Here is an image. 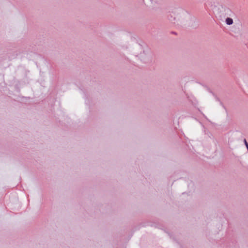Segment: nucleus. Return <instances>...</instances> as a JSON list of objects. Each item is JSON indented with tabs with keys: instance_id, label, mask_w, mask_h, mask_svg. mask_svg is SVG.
<instances>
[{
	"instance_id": "f257e3e1",
	"label": "nucleus",
	"mask_w": 248,
	"mask_h": 248,
	"mask_svg": "<svg viewBox=\"0 0 248 248\" xmlns=\"http://www.w3.org/2000/svg\"><path fill=\"white\" fill-rule=\"evenodd\" d=\"M226 23L229 25H232L233 24V20L231 18L227 17L226 19Z\"/></svg>"
},
{
	"instance_id": "f03ea898",
	"label": "nucleus",
	"mask_w": 248,
	"mask_h": 248,
	"mask_svg": "<svg viewBox=\"0 0 248 248\" xmlns=\"http://www.w3.org/2000/svg\"><path fill=\"white\" fill-rule=\"evenodd\" d=\"M171 18H172V16H171L170 18H169V20L171 21V22H172L173 20H174L175 19V17H174L173 19H171Z\"/></svg>"
},
{
	"instance_id": "7ed1b4c3",
	"label": "nucleus",
	"mask_w": 248,
	"mask_h": 248,
	"mask_svg": "<svg viewBox=\"0 0 248 248\" xmlns=\"http://www.w3.org/2000/svg\"><path fill=\"white\" fill-rule=\"evenodd\" d=\"M171 33L172 34H176V32L174 31H171Z\"/></svg>"
}]
</instances>
